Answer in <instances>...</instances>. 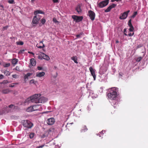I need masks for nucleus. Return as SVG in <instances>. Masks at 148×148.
<instances>
[{"mask_svg":"<svg viewBox=\"0 0 148 148\" xmlns=\"http://www.w3.org/2000/svg\"><path fill=\"white\" fill-rule=\"evenodd\" d=\"M41 23L43 24H44L45 22H46V20H45V19L44 18H42L41 20Z\"/></svg>","mask_w":148,"mask_h":148,"instance_id":"34","label":"nucleus"},{"mask_svg":"<svg viewBox=\"0 0 148 148\" xmlns=\"http://www.w3.org/2000/svg\"><path fill=\"white\" fill-rule=\"evenodd\" d=\"M116 99H114L111 100L112 101L111 102L112 105L114 108L116 107L118 105V101Z\"/></svg>","mask_w":148,"mask_h":148,"instance_id":"10","label":"nucleus"},{"mask_svg":"<svg viewBox=\"0 0 148 148\" xmlns=\"http://www.w3.org/2000/svg\"><path fill=\"white\" fill-rule=\"evenodd\" d=\"M107 5V3H106L104 1L100 2L99 4V7L102 8H103Z\"/></svg>","mask_w":148,"mask_h":148,"instance_id":"12","label":"nucleus"},{"mask_svg":"<svg viewBox=\"0 0 148 148\" xmlns=\"http://www.w3.org/2000/svg\"><path fill=\"white\" fill-rule=\"evenodd\" d=\"M55 122V119L53 118H49L47 120V123L49 125H53L54 123Z\"/></svg>","mask_w":148,"mask_h":148,"instance_id":"8","label":"nucleus"},{"mask_svg":"<svg viewBox=\"0 0 148 148\" xmlns=\"http://www.w3.org/2000/svg\"><path fill=\"white\" fill-rule=\"evenodd\" d=\"M88 14L90 19L92 21L94 20L95 17V13L92 11L90 10L88 11Z\"/></svg>","mask_w":148,"mask_h":148,"instance_id":"7","label":"nucleus"},{"mask_svg":"<svg viewBox=\"0 0 148 148\" xmlns=\"http://www.w3.org/2000/svg\"><path fill=\"white\" fill-rule=\"evenodd\" d=\"M30 63L33 66H34L36 65V61L34 58H32L31 59Z\"/></svg>","mask_w":148,"mask_h":148,"instance_id":"20","label":"nucleus"},{"mask_svg":"<svg viewBox=\"0 0 148 148\" xmlns=\"http://www.w3.org/2000/svg\"><path fill=\"white\" fill-rule=\"evenodd\" d=\"M8 26H6L4 27H3V30H5L7 29V28H8Z\"/></svg>","mask_w":148,"mask_h":148,"instance_id":"49","label":"nucleus"},{"mask_svg":"<svg viewBox=\"0 0 148 148\" xmlns=\"http://www.w3.org/2000/svg\"><path fill=\"white\" fill-rule=\"evenodd\" d=\"M134 35V33L133 32L132 34L131 33H130V34H128L127 35L129 36H133Z\"/></svg>","mask_w":148,"mask_h":148,"instance_id":"41","label":"nucleus"},{"mask_svg":"<svg viewBox=\"0 0 148 148\" xmlns=\"http://www.w3.org/2000/svg\"><path fill=\"white\" fill-rule=\"evenodd\" d=\"M8 2L10 4L14 3V0H10L8 1Z\"/></svg>","mask_w":148,"mask_h":148,"instance_id":"35","label":"nucleus"},{"mask_svg":"<svg viewBox=\"0 0 148 148\" xmlns=\"http://www.w3.org/2000/svg\"><path fill=\"white\" fill-rule=\"evenodd\" d=\"M42 56L43 57V58L44 59L46 60H49L50 58L49 56L45 54L44 53H42Z\"/></svg>","mask_w":148,"mask_h":148,"instance_id":"18","label":"nucleus"},{"mask_svg":"<svg viewBox=\"0 0 148 148\" xmlns=\"http://www.w3.org/2000/svg\"><path fill=\"white\" fill-rule=\"evenodd\" d=\"M43 41H41L40 42H39V44H41V43H42V44H43Z\"/></svg>","mask_w":148,"mask_h":148,"instance_id":"61","label":"nucleus"},{"mask_svg":"<svg viewBox=\"0 0 148 148\" xmlns=\"http://www.w3.org/2000/svg\"><path fill=\"white\" fill-rule=\"evenodd\" d=\"M122 74H123L121 73H119V75L121 76L122 75Z\"/></svg>","mask_w":148,"mask_h":148,"instance_id":"59","label":"nucleus"},{"mask_svg":"<svg viewBox=\"0 0 148 148\" xmlns=\"http://www.w3.org/2000/svg\"><path fill=\"white\" fill-rule=\"evenodd\" d=\"M71 60H73L74 61V62L75 63H76V64L78 63V62L77 61V57H76V56H73V57H72L71 58Z\"/></svg>","mask_w":148,"mask_h":148,"instance_id":"23","label":"nucleus"},{"mask_svg":"<svg viewBox=\"0 0 148 148\" xmlns=\"http://www.w3.org/2000/svg\"><path fill=\"white\" fill-rule=\"evenodd\" d=\"M121 0H111V2H114L115 1H120Z\"/></svg>","mask_w":148,"mask_h":148,"instance_id":"50","label":"nucleus"},{"mask_svg":"<svg viewBox=\"0 0 148 148\" xmlns=\"http://www.w3.org/2000/svg\"><path fill=\"white\" fill-rule=\"evenodd\" d=\"M34 133H31L29 134V138L31 139L32 138L34 137Z\"/></svg>","mask_w":148,"mask_h":148,"instance_id":"31","label":"nucleus"},{"mask_svg":"<svg viewBox=\"0 0 148 148\" xmlns=\"http://www.w3.org/2000/svg\"><path fill=\"white\" fill-rule=\"evenodd\" d=\"M14 84H11L10 85H9V87H14Z\"/></svg>","mask_w":148,"mask_h":148,"instance_id":"51","label":"nucleus"},{"mask_svg":"<svg viewBox=\"0 0 148 148\" xmlns=\"http://www.w3.org/2000/svg\"><path fill=\"white\" fill-rule=\"evenodd\" d=\"M18 84V83H14L12 84H14H14H15V85Z\"/></svg>","mask_w":148,"mask_h":148,"instance_id":"62","label":"nucleus"},{"mask_svg":"<svg viewBox=\"0 0 148 148\" xmlns=\"http://www.w3.org/2000/svg\"><path fill=\"white\" fill-rule=\"evenodd\" d=\"M18 62V60L14 58L12 60V63L13 64H16Z\"/></svg>","mask_w":148,"mask_h":148,"instance_id":"25","label":"nucleus"},{"mask_svg":"<svg viewBox=\"0 0 148 148\" xmlns=\"http://www.w3.org/2000/svg\"><path fill=\"white\" fill-rule=\"evenodd\" d=\"M116 6V5L113 4L112 5L110 6L107 9L105 10V12H110L111 10L113 8H114Z\"/></svg>","mask_w":148,"mask_h":148,"instance_id":"11","label":"nucleus"},{"mask_svg":"<svg viewBox=\"0 0 148 148\" xmlns=\"http://www.w3.org/2000/svg\"><path fill=\"white\" fill-rule=\"evenodd\" d=\"M130 12V10H128L127 11L124 12L123 13H121L120 16L119 18L121 20L125 19L127 17L128 13Z\"/></svg>","mask_w":148,"mask_h":148,"instance_id":"4","label":"nucleus"},{"mask_svg":"<svg viewBox=\"0 0 148 148\" xmlns=\"http://www.w3.org/2000/svg\"><path fill=\"white\" fill-rule=\"evenodd\" d=\"M17 75L16 74H14L12 75V77L14 78H16L17 77Z\"/></svg>","mask_w":148,"mask_h":148,"instance_id":"38","label":"nucleus"},{"mask_svg":"<svg viewBox=\"0 0 148 148\" xmlns=\"http://www.w3.org/2000/svg\"><path fill=\"white\" fill-rule=\"evenodd\" d=\"M40 45L39 44H37L36 45L37 47L40 49L43 48L45 47V45L43 44L42 46L41 45Z\"/></svg>","mask_w":148,"mask_h":148,"instance_id":"27","label":"nucleus"},{"mask_svg":"<svg viewBox=\"0 0 148 148\" xmlns=\"http://www.w3.org/2000/svg\"><path fill=\"white\" fill-rule=\"evenodd\" d=\"M117 88H112L109 90V92L107 94L108 98L111 100L116 99L118 95Z\"/></svg>","mask_w":148,"mask_h":148,"instance_id":"2","label":"nucleus"},{"mask_svg":"<svg viewBox=\"0 0 148 148\" xmlns=\"http://www.w3.org/2000/svg\"><path fill=\"white\" fill-rule=\"evenodd\" d=\"M45 74V73L44 72L37 73L36 74V76L39 77H41L43 76Z\"/></svg>","mask_w":148,"mask_h":148,"instance_id":"15","label":"nucleus"},{"mask_svg":"<svg viewBox=\"0 0 148 148\" xmlns=\"http://www.w3.org/2000/svg\"><path fill=\"white\" fill-rule=\"evenodd\" d=\"M37 82V81H35L34 79L31 80L29 82L30 84H36Z\"/></svg>","mask_w":148,"mask_h":148,"instance_id":"28","label":"nucleus"},{"mask_svg":"<svg viewBox=\"0 0 148 148\" xmlns=\"http://www.w3.org/2000/svg\"><path fill=\"white\" fill-rule=\"evenodd\" d=\"M15 69L17 71H20V69L19 67L16 66L15 68Z\"/></svg>","mask_w":148,"mask_h":148,"instance_id":"47","label":"nucleus"},{"mask_svg":"<svg viewBox=\"0 0 148 148\" xmlns=\"http://www.w3.org/2000/svg\"><path fill=\"white\" fill-rule=\"evenodd\" d=\"M72 18L76 22L81 21L83 18L82 16H77L75 15H73Z\"/></svg>","mask_w":148,"mask_h":148,"instance_id":"5","label":"nucleus"},{"mask_svg":"<svg viewBox=\"0 0 148 148\" xmlns=\"http://www.w3.org/2000/svg\"><path fill=\"white\" fill-rule=\"evenodd\" d=\"M26 111L27 112H32L34 111L33 110V106H31L28 107L26 109Z\"/></svg>","mask_w":148,"mask_h":148,"instance_id":"24","label":"nucleus"},{"mask_svg":"<svg viewBox=\"0 0 148 148\" xmlns=\"http://www.w3.org/2000/svg\"><path fill=\"white\" fill-rule=\"evenodd\" d=\"M143 58V57H142L141 56L139 57L136 58V60L137 62H139Z\"/></svg>","mask_w":148,"mask_h":148,"instance_id":"29","label":"nucleus"},{"mask_svg":"<svg viewBox=\"0 0 148 148\" xmlns=\"http://www.w3.org/2000/svg\"><path fill=\"white\" fill-rule=\"evenodd\" d=\"M142 45H141V44L137 46V49H136L140 48L142 47Z\"/></svg>","mask_w":148,"mask_h":148,"instance_id":"43","label":"nucleus"},{"mask_svg":"<svg viewBox=\"0 0 148 148\" xmlns=\"http://www.w3.org/2000/svg\"><path fill=\"white\" fill-rule=\"evenodd\" d=\"M53 21L55 23H57L58 22V21H57V20L55 18H53Z\"/></svg>","mask_w":148,"mask_h":148,"instance_id":"42","label":"nucleus"},{"mask_svg":"<svg viewBox=\"0 0 148 148\" xmlns=\"http://www.w3.org/2000/svg\"><path fill=\"white\" fill-rule=\"evenodd\" d=\"M4 78V76L2 74L0 75V79H2Z\"/></svg>","mask_w":148,"mask_h":148,"instance_id":"44","label":"nucleus"},{"mask_svg":"<svg viewBox=\"0 0 148 148\" xmlns=\"http://www.w3.org/2000/svg\"><path fill=\"white\" fill-rule=\"evenodd\" d=\"M35 1V0H31V2L32 3H33Z\"/></svg>","mask_w":148,"mask_h":148,"instance_id":"63","label":"nucleus"},{"mask_svg":"<svg viewBox=\"0 0 148 148\" xmlns=\"http://www.w3.org/2000/svg\"><path fill=\"white\" fill-rule=\"evenodd\" d=\"M124 33V34L125 35V36H127V34L126 33Z\"/></svg>","mask_w":148,"mask_h":148,"instance_id":"64","label":"nucleus"},{"mask_svg":"<svg viewBox=\"0 0 148 148\" xmlns=\"http://www.w3.org/2000/svg\"><path fill=\"white\" fill-rule=\"evenodd\" d=\"M10 63H7L4 65L3 66L4 67H7L10 66Z\"/></svg>","mask_w":148,"mask_h":148,"instance_id":"33","label":"nucleus"},{"mask_svg":"<svg viewBox=\"0 0 148 148\" xmlns=\"http://www.w3.org/2000/svg\"><path fill=\"white\" fill-rule=\"evenodd\" d=\"M53 1L54 3H57L58 2V0H53Z\"/></svg>","mask_w":148,"mask_h":148,"instance_id":"53","label":"nucleus"},{"mask_svg":"<svg viewBox=\"0 0 148 148\" xmlns=\"http://www.w3.org/2000/svg\"><path fill=\"white\" fill-rule=\"evenodd\" d=\"M128 26L130 27L129 30L130 32H133L134 30V28L132 24H128Z\"/></svg>","mask_w":148,"mask_h":148,"instance_id":"22","label":"nucleus"},{"mask_svg":"<svg viewBox=\"0 0 148 148\" xmlns=\"http://www.w3.org/2000/svg\"><path fill=\"white\" fill-rule=\"evenodd\" d=\"M8 83V81L7 80H4L1 83V84H6Z\"/></svg>","mask_w":148,"mask_h":148,"instance_id":"32","label":"nucleus"},{"mask_svg":"<svg viewBox=\"0 0 148 148\" xmlns=\"http://www.w3.org/2000/svg\"><path fill=\"white\" fill-rule=\"evenodd\" d=\"M45 146V145H43L41 146L38 147L37 148H42Z\"/></svg>","mask_w":148,"mask_h":148,"instance_id":"45","label":"nucleus"},{"mask_svg":"<svg viewBox=\"0 0 148 148\" xmlns=\"http://www.w3.org/2000/svg\"><path fill=\"white\" fill-rule=\"evenodd\" d=\"M21 123L24 127L27 128H31L33 126V123L27 120H22Z\"/></svg>","mask_w":148,"mask_h":148,"instance_id":"3","label":"nucleus"},{"mask_svg":"<svg viewBox=\"0 0 148 148\" xmlns=\"http://www.w3.org/2000/svg\"><path fill=\"white\" fill-rule=\"evenodd\" d=\"M32 75V74L29 73H27L26 75H24V78L25 82H26V81L28 79V77Z\"/></svg>","mask_w":148,"mask_h":148,"instance_id":"13","label":"nucleus"},{"mask_svg":"<svg viewBox=\"0 0 148 148\" xmlns=\"http://www.w3.org/2000/svg\"><path fill=\"white\" fill-rule=\"evenodd\" d=\"M3 73L6 76H9L10 75V73L8 71H4Z\"/></svg>","mask_w":148,"mask_h":148,"instance_id":"26","label":"nucleus"},{"mask_svg":"<svg viewBox=\"0 0 148 148\" xmlns=\"http://www.w3.org/2000/svg\"><path fill=\"white\" fill-rule=\"evenodd\" d=\"M28 53H30L31 54H32L33 55H34V53H33L32 52L29 51L28 52Z\"/></svg>","mask_w":148,"mask_h":148,"instance_id":"57","label":"nucleus"},{"mask_svg":"<svg viewBox=\"0 0 148 148\" xmlns=\"http://www.w3.org/2000/svg\"><path fill=\"white\" fill-rule=\"evenodd\" d=\"M46 137V136L45 135V134H43L42 136V137L43 138H45Z\"/></svg>","mask_w":148,"mask_h":148,"instance_id":"55","label":"nucleus"},{"mask_svg":"<svg viewBox=\"0 0 148 148\" xmlns=\"http://www.w3.org/2000/svg\"><path fill=\"white\" fill-rule=\"evenodd\" d=\"M40 106L39 105L36 104L33 106L34 111L39 110L40 108L38 107Z\"/></svg>","mask_w":148,"mask_h":148,"instance_id":"14","label":"nucleus"},{"mask_svg":"<svg viewBox=\"0 0 148 148\" xmlns=\"http://www.w3.org/2000/svg\"><path fill=\"white\" fill-rule=\"evenodd\" d=\"M82 35V34L80 33V34H79L77 35H76V37L77 38H79V37H80Z\"/></svg>","mask_w":148,"mask_h":148,"instance_id":"46","label":"nucleus"},{"mask_svg":"<svg viewBox=\"0 0 148 148\" xmlns=\"http://www.w3.org/2000/svg\"><path fill=\"white\" fill-rule=\"evenodd\" d=\"M38 14H44V12L42 10H37L34 12V14L35 15H38Z\"/></svg>","mask_w":148,"mask_h":148,"instance_id":"16","label":"nucleus"},{"mask_svg":"<svg viewBox=\"0 0 148 148\" xmlns=\"http://www.w3.org/2000/svg\"><path fill=\"white\" fill-rule=\"evenodd\" d=\"M119 42V41H118V40H116V43H118Z\"/></svg>","mask_w":148,"mask_h":148,"instance_id":"60","label":"nucleus"},{"mask_svg":"<svg viewBox=\"0 0 148 148\" xmlns=\"http://www.w3.org/2000/svg\"><path fill=\"white\" fill-rule=\"evenodd\" d=\"M41 17L39 15H35L33 17L32 23L33 24H37L40 19Z\"/></svg>","mask_w":148,"mask_h":148,"instance_id":"6","label":"nucleus"},{"mask_svg":"<svg viewBox=\"0 0 148 148\" xmlns=\"http://www.w3.org/2000/svg\"><path fill=\"white\" fill-rule=\"evenodd\" d=\"M41 96L40 94H36L30 97L27 98L25 101V103H45L47 101V98L41 97L39 98Z\"/></svg>","mask_w":148,"mask_h":148,"instance_id":"1","label":"nucleus"},{"mask_svg":"<svg viewBox=\"0 0 148 148\" xmlns=\"http://www.w3.org/2000/svg\"><path fill=\"white\" fill-rule=\"evenodd\" d=\"M75 10L78 14H80L82 12V10L81 9V7L79 5H78L75 8Z\"/></svg>","mask_w":148,"mask_h":148,"instance_id":"17","label":"nucleus"},{"mask_svg":"<svg viewBox=\"0 0 148 148\" xmlns=\"http://www.w3.org/2000/svg\"><path fill=\"white\" fill-rule=\"evenodd\" d=\"M16 44L18 45H22L23 44V42L22 41H20L19 42H16Z\"/></svg>","mask_w":148,"mask_h":148,"instance_id":"30","label":"nucleus"},{"mask_svg":"<svg viewBox=\"0 0 148 148\" xmlns=\"http://www.w3.org/2000/svg\"><path fill=\"white\" fill-rule=\"evenodd\" d=\"M38 59H40L41 60H42V59H43L42 55L41 56H38Z\"/></svg>","mask_w":148,"mask_h":148,"instance_id":"39","label":"nucleus"},{"mask_svg":"<svg viewBox=\"0 0 148 148\" xmlns=\"http://www.w3.org/2000/svg\"><path fill=\"white\" fill-rule=\"evenodd\" d=\"M88 130V129L86 125H84L82 127L81 132H85Z\"/></svg>","mask_w":148,"mask_h":148,"instance_id":"21","label":"nucleus"},{"mask_svg":"<svg viewBox=\"0 0 148 148\" xmlns=\"http://www.w3.org/2000/svg\"><path fill=\"white\" fill-rule=\"evenodd\" d=\"M25 50H20L18 52V54H21L23 53Z\"/></svg>","mask_w":148,"mask_h":148,"instance_id":"37","label":"nucleus"},{"mask_svg":"<svg viewBox=\"0 0 148 148\" xmlns=\"http://www.w3.org/2000/svg\"><path fill=\"white\" fill-rule=\"evenodd\" d=\"M71 123L68 124L67 123V125H66V127L67 128V127H69V125H71Z\"/></svg>","mask_w":148,"mask_h":148,"instance_id":"52","label":"nucleus"},{"mask_svg":"<svg viewBox=\"0 0 148 148\" xmlns=\"http://www.w3.org/2000/svg\"><path fill=\"white\" fill-rule=\"evenodd\" d=\"M109 0H106L104 1L106 3H107V5L108 3Z\"/></svg>","mask_w":148,"mask_h":148,"instance_id":"58","label":"nucleus"},{"mask_svg":"<svg viewBox=\"0 0 148 148\" xmlns=\"http://www.w3.org/2000/svg\"><path fill=\"white\" fill-rule=\"evenodd\" d=\"M132 24L131 19H130V20H129V21H128V24Z\"/></svg>","mask_w":148,"mask_h":148,"instance_id":"56","label":"nucleus"},{"mask_svg":"<svg viewBox=\"0 0 148 148\" xmlns=\"http://www.w3.org/2000/svg\"><path fill=\"white\" fill-rule=\"evenodd\" d=\"M11 91L8 89H3L2 90L1 92L3 94H7L10 92Z\"/></svg>","mask_w":148,"mask_h":148,"instance_id":"19","label":"nucleus"},{"mask_svg":"<svg viewBox=\"0 0 148 148\" xmlns=\"http://www.w3.org/2000/svg\"><path fill=\"white\" fill-rule=\"evenodd\" d=\"M123 32L124 33H126L127 32V29L125 28L123 30Z\"/></svg>","mask_w":148,"mask_h":148,"instance_id":"54","label":"nucleus"},{"mask_svg":"<svg viewBox=\"0 0 148 148\" xmlns=\"http://www.w3.org/2000/svg\"><path fill=\"white\" fill-rule=\"evenodd\" d=\"M89 70L92 75V76L94 78V80H95L96 78V76L95 74V69H93L92 67H90L89 68Z\"/></svg>","mask_w":148,"mask_h":148,"instance_id":"9","label":"nucleus"},{"mask_svg":"<svg viewBox=\"0 0 148 148\" xmlns=\"http://www.w3.org/2000/svg\"><path fill=\"white\" fill-rule=\"evenodd\" d=\"M14 106V105L11 104L9 106V107L10 108H12Z\"/></svg>","mask_w":148,"mask_h":148,"instance_id":"48","label":"nucleus"},{"mask_svg":"<svg viewBox=\"0 0 148 148\" xmlns=\"http://www.w3.org/2000/svg\"><path fill=\"white\" fill-rule=\"evenodd\" d=\"M137 12H134V13L133 14V15L132 16V17L133 18H134L135 16L137 15Z\"/></svg>","mask_w":148,"mask_h":148,"instance_id":"36","label":"nucleus"},{"mask_svg":"<svg viewBox=\"0 0 148 148\" xmlns=\"http://www.w3.org/2000/svg\"><path fill=\"white\" fill-rule=\"evenodd\" d=\"M37 69L39 70H42L43 68L42 67H40V66H38L37 67Z\"/></svg>","mask_w":148,"mask_h":148,"instance_id":"40","label":"nucleus"}]
</instances>
